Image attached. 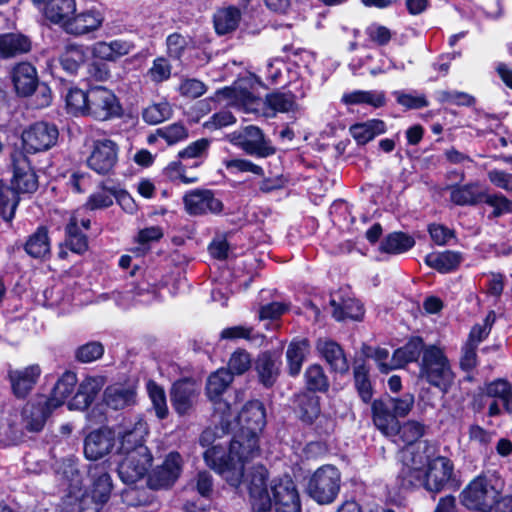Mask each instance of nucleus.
<instances>
[{
  "instance_id": "f257e3e1",
  "label": "nucleus",
  "mask_w": 512,
  "mask_h": 512,
  "mask_svg": "<svg viewBox=\"0 0 512 512\" xmlns=\"http://www.w3.org/2000/svg\"><path fill=\"white\" fill-rule=\"evenodd\" d=\"M239 433L229 445L228 460L225 449L216 445L205 453V462L231 486H239L244 479L245 465L259 455L258 434L266 424V412L258 400L247 402L238 415Z\"/></svg>"
},
{
  "instance_id": "f03ea898",
  "label": "nucleus",
  "mask_w": 512,
  "mask_h": 512,
  "mask_svg": "<svg viewBox=\"0 0 512 512\" xmlns=\"http://www.w3.org/2000/svg\"><path fill=\"white\" fill-rule=\"evenodd\" d=\"M88 473L92 482L91 495H82L79 498L76 496L82 486L79 471L72 464L64 471L70 493L62 500L60 512H99L109 500L113 484L106 467L103 464L90 465Z\"/></svg>"
},
{
  "instance_id": "7ed1b4c3",
  "label": "nucleus",
  "mask_w": 512,
  "mask_h": 512,
  "mask_svg": "<svg viewBox=\"0 0 512 512\" xmlns=\"http://www.w3.org/2000/svg\"><path fill=\"white\" fill-rule=\"evenodd\" d=\"M504 480L496 473L480 475L461 492V502L468 509L489 512L500 502Z\"/></svg>"
},
{
  "instance_id": "20e7f679",
  "label": "nucleus",
  "mask_w": 512,
  "mask_h": 512,
  "mask_svg": "<svg viewBox=\"0 0 512 512\" xmlns=\"http://www.w3.org/2000/svg\"><path fill=\"white\" fill-rule=\"evenodd\" d=\"M435 455L433 445L421 441L406 446L400 453L402 467L399 479L403 487H417L421 483L423 473Z\"/></svg>"
},
{
  "instance_id": "39448f33",
  "label": "nucleus",
  "mask_w": 512,
  "mask_h": 512,
  "mask_svg": "<svg viewBox=\"0 0 512 512\" xmlns=\"http://www.w3.org/2000/svg\"><path fill=\"white\" fill-rule=\"evenodd\" d=\"M420 376L446 393L454 380L450 363L443 350L431 345L425 348L420 364Z\"/></svg>"
},
{
  "instance_id": "423d86ee",
  "label": "nucleus",
  "mask_w": 512,
  "mask_h": 512,
  "mask_svg": "<svg viewBox=\"0 0 512 512\" xmlns=\"http://www.w3.org/2000/svg\"><path fill=\"white\" fill-rule=\"evenodd\" d=\"M210 140L206 138L198 139L190 143L187 147L178 152V160L168 164L165 168L166 175L174 180L179 178L185 184H191L198 181L196 176L187 177L186 168L199 167L208 155Z\"/></svg>"
},
{
  "instance_id": "0eeeda50",
  "label": "nucleus",
  "mask_w": 512,
  "mask_h": 512,
  "mask_svg": "<svg viewBox=\"0 0 512 512\" xmlns=\"http://www.w3.org/2000/svg\"><path fill=\"white\" fill-rule=\"evenodd\" d=\"M341 474L332 465L318 468L307 484L308 495L319 504L332 503L340 490Z\"/></svg>"
},
{
  "instance_id": "6e6552de",
  "label": "nucleus",
  "mask_w": 512,
  "mask_h": 512,
  "mask_svg": "<svg viewBox=\"0 0 512 512\" xmlns=\"http://www.w3.org/2000/svg\"><path fill=\"white\" fill-rule=\"evenodd\" d=\"M122 108L114 92L103 86L88 89V115L98 121H107L121 115Z\"/></svg>"
},
{
  "instance_id": "1a4fd4ad",
  "label": "nucleus",
  "mask_w": 512,
  "mask_h": 512,
  "mask_svg": "<svg viewBox=\"0 0 512 512\" xmlns=\"http://www.w3.org/2000/svg\"><path fill=\"white\" fill-rule=\"evenodd\" d=\"M76 373L72 371H66L56 382L51 396L45 403V410L37 415L36 419L31 422H27L26 427L30 431H39L43 427L47 415L55 408L65 403L66 399L74 391L77 384Z\"/></svg>"
},
{
  "instance_id": "9d476101",
  "label": "nucleus",
  "mask_w": 512,
  "mask_h": 512,
  "mask_svg": "<svg viewBox=\"0 0 512 512\" xmlns=\"http://www.w3.org/2000/svg\"><path fill=\"white\" fill-rule=\"evenodd\" d=\"M268 471L263 465L253 466L246 474L244 482L255 512H266L272 507L271 495L267 488Z\"/></svg>"
},
{
  "instance_id": "9b49d317",
  "label": "nucleus",
  "mask_w": 512,
  "mask_h": 512,
  "mask_svg": "<svg viewBox=\"0 0 512 512\" xmlns=\"http://www.w3.org/2000/svg\"><path fill=\"white\" fill-rule=\"evenodd\" d=\"M124 458L118 466V474L123 483L132 485L143 479L152 463V455L147 447L122 454Z\"/></svg>"
},
{
  "instance_id": "f8f14e48",
  "label": "nucleus",
  "mask_w": 512,
  "mask_h": 512,
  "mask_svg": "<svg viewBox=\"0 0 512 512\" xmlns=\"http://www.w3.org/2000/svg\"><path fill=\"white\" fill-rule=\"evenodd\" d=\"M230 140L249 155L264 158L275 153V148L270 140L266 139L256 126H247L241 131L233 132L230 135Z\"/></svg>"
},
{
  "instance_id": "ddd939ff",
  "label": "nucleus",
  "mask_w": 512,
  "mask_h": 512,
  "mask_svg": "<svg viewBox=\"0 0 512 512\" xmlns=\"http://www.w3.org/2000/svg\"><path fill=\"white\" fill-rule=\"evenodd\" d=\"M183 465V458L178 452L168 453L162 464L149 474L148 486L155 490L170 488L180 477Z\"/></svg>"
},
{
  "instance_id": "4468645a",
  "label": "nucleus",
  "mask_w": 512,
  "mask_h": 512,
  "mask_svg": "<svg viewBox=\"0 0 512 512\" xmlns=\"http://www.w3.org/2000/svg\"><path fill=\"white\" fill-rule=\"evenodd\" d=\"M58 135L55 125L37 122L23 131V147L30 153L46 151L56 144Z\"/></svg>"
},
{
  "instance_id": "2eb2a0df",
  "label": "nucleus",
  "mask_w": 512,
  "mask_h": 512,
  "mask_svg": "<svg viewBox=\"0 0 512 512\" xmlns=\"http://www.w3.org/2000/svg\"><path fill=\"white\" fill-rule=\"evenodd\" d=\"M272 506L276 512H301V502L291 478L275 479L270 484Z\"/></svg>"
},
{
  "instance_id": "dca6fc26",
  "label": "nucleus",
  "mask_w": 512,
  "mask_h": 512,
  "mask_svg": "<svg viewBox=\"0 0 512 512\" xmlns=\"http://www.w3.org/2000/svg\"><path fill=\"white\" fill-rule=\"evenodd\" d=\"M453 463L446 457L438 456L432 458L423 473L421 483L418 487H424L430 492L441 491L452 479Z\"/></svg>"
},
{
  "instance_id": "f3484780",
  "label": "nucleus",
  "mask_w": 512,
  "mask_h": 512,
  "mask_svg": "<svg viewBox=\"0 0 512 512\" xmlns=\"http://www.w3.org/2000/svg\"><path fill=\"white\" fill-rule=\"evenodd\" d=\"M117 160V144L110 139H101L94 142L87 164L96 173L105 175L113 170Z\"/></svg>"
},
{
  "instance_id": "a211bd4d",
  "label": "nucleus",
  "mask_w": 512,
  "mask_h": 512,
  "mask_svg": "<svg viewBox=\"0 0 512 512\" xmlns=\"http://www.w3.org/2000/svg\"><path fill=\"white\" fill-rule=\"evenodd\" d=\"M116 433L120 443L119 454L132 453L140 447H146L143 442L148 435V426L140 417L124 422Z\"/></svg>"
},
{
  "instance_id": "6ab92c4d",
  "label": "nucleus",
  "mask_w": 512,
  "mask_h": 512,
  "mask_svg": "<svg viewBox=\"0 0 512 512\" xmlns=\"http://www.w3.org/2000/svg\"><path fill=\"white\" fill-rule=\"evenodd\" d=\"M186 212L189 215H205L207 213H220L223 209L222 202L215 197L211 190L194 189L183 197Z\"/></svg>"
},
{
  "instance_id": "aec40b11",
  "label": "nucleus",
  "mask_w": 512,
  "mask_h": 512,
  "mask_svg": "<svg viewBox=\"0 0 512 512\" xmlns=\"http://www.w3.org/2000/svg\"><path fill=\"white\" fill-rule=\"evenodd\" d=\"M484 394L493 399L488 407V415L498 416L502 410L512 413V385L504 380L497 379L487 383L484 388Z\"/></svg>"
},
{
  "instance_id": "412c9836",
  "label": "nucleus",
  "mask_w": 512,
  "mask_h": 512,
  "mask_svg": "<svg viewBox=\"0 0 512 512\" xmlns=\"http://www.w3.org/2000/svg\"><path fill=\"white\" fill-rule=\"evenodd\" d=\"M42 370L38 364L27 367L9 369L8 379L13 394L17 398H25L37 384Z\"/></svg>"
},
{
  "instance_id": "4be33fe9",
  "label": "nucleus",
  "mask_w": 512,
  "mask_h": 512,
  "mask_svg": "<svg viewBox=\"0 0 512 512\" xmlns=\"http://www.w3.org/2000/svg\"><path fill=\"white\" fill-rule=\"evenodd\" d=\"M13 160V185L18 192L32 193L38 187V181L35 172L30 167L27 157L21 152L12 156Z\"/></svg>"
},
{
  "instance_id": "5701e85b",
  "label": "nucleus",
  "mask_w": 512,
  "mask_h": 512,
  "mask_svg": "<svg viewBox=\"0 0 512 512\" xmlns=\"http://www.w3.org/2000/svg\"><path fill=\"white\" fill-rule=\"evenodd\" d=\"M374 425L386 436H394L399 421L386 397L374 400L371 406Z\"/></svg>"
},
{
  "instance_id": "b1692460",
  "label": "nucleus",
  "mask_w": 512,
  "mask_h": 512,
  "mask_svg": "<svg viewBox=\"0 0 512 512\" xmlns=\"http://www.w3.org/2000/svg\"><path fill=\"white\" fill-rule=\"evenodd\" d=\"M105 380L100 376L86 377L78 387L74 397L68 402L70 410H84L88 408L102 390Z\"/></svg>"
},
{
  "instance_id": "393cba45",
  "label": "nucleus",
  "mask_w": 512,
  "mask_h": 512,
  "mask_svg": "<svg viewBox=\"0 0 512 512\" xmlns=\"http://www.w3.org/2000/svg\"><path fill=\"white\" fill-rule=\"evenodd\" d=\"M115 434L109 429H100L88 434L84 442V454L89 460H98L107 455L114 446Z\"/></svg>"
},
{
  "instance_id": "a878e982",
  "label": "nucleus",
  "mask_w": 512,
  "mask_h": 512,
  "mask_svg": "<svg viewBox=\"0 0 512 512\" xmlns=\"http://www.w3.org/2000/svg\"><path fill=\"white\" fill-rule=\"evenodd\" d=\"M103 16L96 10H87L76 15H71L64 22V30L73 35H84L97 30L103 23Z\"/></svg>"
},
{
  "instance_id": "bb28decb",
  "label": "nucleus",
  "mask_w": 512,
  "mask_h": 512,
  "mask_svg": "<svg viewBox=\"0 0 512 512\" xmlns=\"http://www.w3.org/2000/svg\"><path fill=\"white\" fill-rule=\"evenodd\" d=\"M280 356L271 352H263L255 361V370L259 382L266 388L272 387L277 381L281 370Z\"/></svg>"
},
{
  "instance_id": "cd10ccee",
  "label": "nucleus",
  "mask_w": 512,
  "mask_h": 512,
  "mask_svg": "<svg viewBox=\"0 0 512 512\" xmlns=\"http://www.w3.org/2000/svg\"><path fill=\"white\" fill-rule=\"evenodd\" d=\"M424 344L421 338L410 339L403 347L394 351L391 364H381V371L388 373L390 370L404 367L409 362L417 361L420 354L424 353Z\"/></svg>"
},
{
  "instance_id": "c85d7f7f",
  "label": "nucleus",
  "mask_w": 512,
  "mask_h": 512,
  "mask_svg": "<svg viewBox=\"0 0 512 512\" xmlns=\"http://www.w3.org/2000/svg\"><path fill=\"white\" fill-rule=\"evenodd\" d=\"M12 82L19 96H30L38 85V76L35 67L27 62L17 64L12 71Z\"/></svg>"
},
{
  "instance_id": "c756f323",
  "label": "nucleus",
  "mask_w": 512,
  "mask_h": 512,
  "mask_svg": "<svg viewBox=\"0 0 512 512\" xmlns=\"http://www.w3.org/2000/svg\"><path fill=\"white\" fill-rule=\"evenodd\" d=\"M198 396L197 386L189 380L176 382L171 390V402L177 413L183 415L189 412Z\"/></svg>"
},
{
  "instance_id": "7c9ffc66",
  "label": "nucleus",
  "mask_w": 512,
  "mask_h": 512,
  "mask_svg": "<svg viewBox=\"0 0 512 512\" xmlns=\"http://www.w3.org/2000/svg\"><path fill=\"white\" fill-rule=\"evenodd\" d=\"M137 393L134 384H113L104 392L106 405L114 410L124 409L136 403Z\"/></svg>"
},
{
  "instance_id": "2f4dec72",
  "label": "nucleus",
  "mask_w": 512,
  "mask_h": 512,
  "mask_svg": "<svg viewBox=\"0 0 512 512\" xmlns=\"http://www.w3.org/2000/svg\"><path fill=\"white\" fill-rule=\"evenodd\" d=\"M80 226L87 230L90 227V220L80 217L79 212H75L66 226V244L71 251L78 254L85 252L88 247L87 238L82 233Z\"/></svg>"
},
{
  "instance_id": "473e14b6",
  "label": "nucleus",
  "mask_w": 512,
  "mask_h": 512,
  "mask_svg": "<svg viewBox=\"0 0 512 512\" xmlns=\"http://www.w3.org/2000/svg\"><path fill=\"white\" fill-rule=\"evenodd\" d=\"M218 101H225V105L235 106L245 112H255L260 106V100L246 90H237L226 87L217 91Z\"/></svg>"
},
{
  "instance_id": "72a5a7b5",
  "label": "nucleus",
  "mask_w": 512,
  "mask_h": 512,
  "mask_svg": "<svg viewBox=\"0 0 512 512\" xmlns=\"http://www.w3.org/2000/svg\"><path fill=\"white\" fill-rule=\"evenodd\" d=\"M233 380V376L231 373L224 369H218L216 372L212 373L206 384V393L211 401L215 404H218V410H222V413H225V410H229L230 407L227 403H221L220 397L223 392L228 388Z\"/></svg>"
},
{
  "instance_id": "f704fd0d",
  "label": "nucleus",
  "mask_w": 512,
  "mask_h": 512,
  "mask_svg": "<svg viewBox=\"0 0 512 512\" xmlns=\"http://www.w3.org/2000/svg\"><path fill=\"white\" fill-rule=\"evenodd\" d=\"M316 349L333 371L341 374L348 371V361L342 348L336 342L329 339H319L316 344Z\"/></svg>"
},
{
  "instance_id": "c9c22d12",
  "label": "nucleus",
  "mask_w": 512,
  "mask_h": 512,
  "mask_svg": "<svg viewBox=\"0 0 512 512\" xmlns=\"http://www.w3.org/2000/svg\"><path fill=\"white\" fill-rule=\"evenodd\" d=\"M31 50L30 39L20 33L0 35V59L13 58Z\"/></svg>"
},
{
  "instance_id": "e433bc0d",
  "label": "nucleus",
  "mask_w": 512,
  "mask_h": 512,
  "mask_svg": "<svg viewBox=\"0 0 512 512\" xmlns=\"http://www.w3.org/2000/svg\"><path fill=\"white\" fill-rule=\"evenodd\" d=\"M386 132V124L379 119H371L350 127V134L359 145H365L376 136Z\"/></svg>"
},
{
  "instance_id": "4c0bfd02",
  "label": "nucleus",
  "mask_w": 512,
  "mask_h": 512,
  "mask_svg": "<svg viewBox=\"0 0 512 512\" xmlns=\"http://www.w3.org/2000/svg\"><path fill=\"white\" fill-rule=\"evenodd\" d=\"M309 342L305 338H296L290 342L286 351L288 371L291 376H297L309 352Z\"/></svg>"
},
{
  "instance_id": "58836bf2",
  "label": "nucleus",
  "mask_w": 512,
  "mask_h": 512,
  "mask_svg": "<svg viewBox=\"0 0 512 512\" xmlns=\"http://www.w3.org/2000/svg\"><path fill=\"white\" fill-rule=\"evenodd\" d=\"M24 249L26 253L36 259H43L50 254L51 244L48 236V230L41 226L31 234L25 245Z\"/></svg>"
},
{
  "instance_id": "ea45409f",
  "label": "nucleus",
  "mask_w": 512,
  "mask_h": 512,
  "mask_svg": "<svg viewBox=\"0 0 512 512\" xmlns=\"http://www.w3.org/2000/svg\"><path fill=\"white\" fill-rule=\"evenodd\" d=\"M45 16L54 23L64 26V22L75 13V0H48L43 3Z\"/></svg>"
},
{
  "instance_id": "a19ab883",
  "label": "nucleus",
  "mask_w": 512,
  "mask_h": 512,
  "mask_svg": "<svg viewBox=\"0 0 512 512\" xmlns=\"http://www.w3.org/2000/svg\"><path fill=\"white\" fill-rule=\"evenodd\" d=\"M461 261V254L450 250L430 253L425 257V263L440 273H448L455 270Z\"/></svg>"
},
{
  "instance_id": "79ce46f5",
  "label": "nucleus",
  "mask_w": 512,
  "mask_h": 512,
  "mask_svg": "<svg viewBox=\"0 0 512 512\" xmlns=\"http://www.w3.org/2000/svg\"><path fill=\"white\" fill-rule=\"evenodd\" d=\"M241 20V12L238 8L229 6L219 9L214 14V27L219 35H225L234 31Z\"/></svg>"
},
{
  "instance_id": "37998d69",
  "label": "nucleus",
  "mask_w": 512,
  "mask_h": 512,
  "mask_svg": "<svg viewBox=\"0 0 512 512\" xmlns=\"http://www.w3.org/2000/svg\"><path fill=\"white\" fill-rule=\"evenodd\" d=\"M267 116H274L277 113L293 112L297 109L295 97L291 93L275 92L268 94L265 98Z\"/></svg>"
},
{
  "instance_id": "c03bdc74",
  "label": "nucleus",
  "mask_w": 512,
  "mask_h": 512,
  "mask_svg": "<svg viewBox=\"0 0 512 512\" xmlns=\"http://www.w3.org/2000/svg\"><path fill=\"white\" fill-rule=\"evenodd\" d=\"M342 101L348 105L367 104L375 108H379L385 105L386 97L383 91L356 90L349 93H345L342 96Z\"/></svg>"
},
{
  "instance_id": "a18cd8bd",
  "label": "nucleus",
  "mask_w": 512,
  "mask_h": 512,
  "mask_svg": "<svg viewBox=\"0 0 512 512\" xmlns=\"http://www.w3.org/2000/svg\"><path fill=\"white\" fill-rule=\"evenodd\" d=\"M87 57L85 48L79 44H68L60 56L62 68L69 74L77 72L79 67L85 62Z\"/></svg>"
},
{
  "instance_id": "49530a36",
  "label": "nucleus",
  "mask_w": 512,
  "mask_h": 512,
  "mask_svg": "<svg viewBox=\"0 0 512 512\" xmlns=\"http://www.w3.org/2000/svg\"><path fill=\"white\" fill-rule=\"evenodd\" d=\"M331 305L334 307L333 316L338 321L346 319L360 320L364 314L362 305L355 299H343L341 303H338L333 298Z\"/></svg>"
},
{
  "instance_id": "de8ad7c7",
  "label": "nucleus",
  "mask_w": 512,
  "mask_h": 512,
  "mask_svg": "<svg viewBox=\"0 0 512 512\" xmlns=\"http://www.w3.org/2000/svg\"><path fill=\"white\" fill-rule=\"evenodd\" d=\"M414 243L410 236L401 232H394L381 242L379 249L381 252L388 254H401L412 248Z\"/></svg>"
},
{
  "instance_id": "09e8293b",
  "label": "nucleus",
  "mask_w": 512,
  "mask_h": 512,
  "mask_svg": "<svg viewBox=\"0 0 512 512\" xmlns=\"http://www.w3.org/2000/svg\"><path fill=\"white\" fill-rule=\"evenodd\" d=\"M305 386L312 392H325L329 388V380L319 364L309 365L304 372Z\"/></svg>"
},
{
  "instance_id": "8fccbe9b",
  "label": "nucleus",
  "mask_w": 512,
  "mask_h": 512,
  "mask_svg": "<svg viewBox=\"0 0 512 512\" xmlns=\"http://www.w3.org/2000/svg\"><path fill=\"white\" fill-rule=\"evenodd\" d=\"M484 191L477 184L456 187L451 191V200L457 205H474L483 200Z\"/></svg>"
},
{
  "instance_id": "3c124183",
  "label": "nucleus",
  "mask_w": 512,
  "mask_h": 512,
  "mask_svg": "<svg viewBox=\"0 0 512 512\" xmlns=\"http://www.w3.org/2000/svg\"><path fill=\"white\" fill-rule=\"evenodd\" d=\"M68 111L75 116L88 115V90L71 88L65 97Z\"/></svg>"
},
{
  "instance_id": "603ef678",
  "label": "nucleus",
  "mask_w": 512,
  "mask_h": 512,
  "mask_svg": "<svg viewBox=\"0 0 512 512\" xmlns=\"http://www.w3.org/2000/svg\"><path fill=\"white\" fill-rule=\"evenodd\" d=\"M146 389L157 418H166L168 406L164 389L153 380L147 382Z\"/></svg>"
},
{
  "instance_id": "864d4df0",
  "label": "nucleus",
  "mask_w": 512,
  "mask_h": 512,
  "mask_svg": "<svg viewBox=\"0 0 512 512\" xmlns=\"http://www.w3.org/2000/svg\"><path fill=\"white\" fill-rule=\"evenodd\" d=\"M17 419V415L0 419V445H11L20 439L21 429Z\"/></svg>"
},
{
  "instance_id": "5fc2aeb1",
  "label": "nucleus",
  "mask_w": 512,
  "mask_h": 512,
  "mask_svg": "<svg viewBox=\"0 0 512 512\" xmlns=\"http://www.w3.org/2000/svg\"><path fill=\"white\" fill-rule=\"evenodd\" d=\"M425 433V425L418 421H407L402 426L399 425V429L397 434H399L400 439L403 443L408 445H414L418 443L419 439Z\"/></svg>"
},
{
  "instance_id": "6e6d98bb",
  "label": "nucleus",
  "mask_w": 512,
  "mask_h": 512,
  "mask_svg": "<svg viewBox=\"0 0 512 512\" xmlns=\"http://www.w3.org/2000/svg\"><path fill=\"white\" fill-rule=\"evenodd\" d=\"M171 115L172 108L168 102L152 104L143 111V119L145 122L152 125L159 124L169 119Z\"/></svg>"
},
{
  "instance_id": "4d7b16f0",
  "label": "nucleus",
  "mask_w": 512,
  "mask_h": 512,
  "mask_svg": "<svg viewBox=\"0 0 512 512\" xmlns=\"http://www.w3.org/2000/svg\"><path fill=\"white\" fill-rule=\"evenodd\" d=\"M18 200L14 190L0 185V216L6 221H11L14 217Z\"/></svg>"
},
{
  "instance_id": "13d9d810",
  "label": "nucleus",
  "mask_w": 512,
  "mask_h": 512,
  "mask_svg": "<svg viewBox=\"0 0 512 512\" xmlns=\"http://www.w3.org/2000/svg\"><path fill=\"white\" fill-rule=\"evenodd\" d=\"M495 320H496L495 312L490 311L486 315V317L483 321V324H476L472 327L467 343L478 347V345L483 340H485L487 338V336L489 335V333L492 329V326L495 323Z\"/></svg>"
},
{
  "instance_id": "bf43d9fd",
  "label": "nucleus",
  "mask_w": 512,
  "mask_h": 512,
  "mask_svg": "<svg viewBox=\"0 0 512 512\" xmlns=\"http://www.w3.org/2000/svg\"><path fill=\"white\" fill-rule=\"evenodd\" d=\"M252 364L250 354L244 349L234 351L228 362V371L231 375H242L247 372Z\"/></svg>"
},
{
  "instance_id": "052dcab7",
  "label": "nucleus",
  "mask_w": 512,
  "mask_h": 512,
  "mask_svg": "<svg viewBox=\"0 0 512 512\" xmlns=\"http://www.w3.org/2000/svg\"><path fill=\"white\" fill-rule=\"evenodd\" d=\"M354 379L357 391L364 402L372 398L371 383L368 378V369L364 364L357 365L354 369Z\"/></svg>"
},
{
  "instance_id": "680f3d73",
  "label": "nucleus",
  "mask_w": 512,
  "mask_h": 512,
  "mask_svg": "<svg viewBox=\"0 0 512 512\" xmlns=\"http://www.w3.org/2000/svg\"><path fill=\"white\" fill-rule=\"evenodd\" d=\"M157 135L163 138L168 145H173L185 140L188 137V130L180 123H173L158 129Z\"/></svg>"
},
{
  "instance_id": "e2e57ef3",
  "label": "nucleus",
  "mask_w": 512,
  "mask_h": 512,
  "mask_svg": "<svg viewBox=\"0 0 512 512\" xmlns=\"http://www.w3.org/2000/svg\"><path fill=\"white\" fill-rule=\"evenodd\" d=\"M365 34L369 41L378 45H387L393 37V32L384 25L371 23L365 29Z\"/></svg>"
},
{
  "instance_id": "0e129e2a",
  "label": "nucleus",
  "mask_w": 512,
  "mask_h": 512,
  "mask_svg": "<svg viewBox=\"0 0 512 512\" xmlns=\"http://www.w3.org/2000/svg\"><path fill=\"white\" fill-rule=\"evenodd\" d=\"M397 418L407 416L412 410L415 398L411 393H405L399 397H386Z\"/></svg>"
},
{
  "instance_id": "69168bd1",
  "label": "nucleus",
  "mask_w": 512,
  "mask_h": 512,
  "mask_svg": "<svg viewBox=\"0 0 512 512\" xmlns=\"http://www.w3.org/2000/svg\"><path fill=\"white\" fill-rule=\"evenodd\" d=\"M224 165H225L226 169L232 174L244 173V172H249L254 175H259V176L263 174L262 167L254 164L253 162L246 160V159L235 158V159L226 160L224 162Z\"/></svg>"
},
{
  "instance_id": "338daca9",
  "label": "nucleus",
  "mask_w": 512,
  "mask_h": 512,
  "mask_svg": "<svg viewBox=\"0 0 512 512\" xmlns=\"http://www.w3.org/2000/svg\"><path fill=\"white\" fill-rule=\"evenodd\" d=\"M300 415L305 422H313L320 414L319 398L316 396H306L300 398Z\"/></svg>"
},
{
  "instance_id": "774afa93",
  "label": "nucleus",
  "mask_w": 512,
  "mask_h": 512,
  "mask_svg": "<svg viewBox=\"0 0 512 512\" xmlns=\"http://www.w3.org/2000/svg\"><path fill=\"white\" fill-rule=\"evenodd\" d=\"M104 353V347L99 342H89L80 346L76 358L82 363H90L99 359Z\"/></svg>"
}]
</instances>
